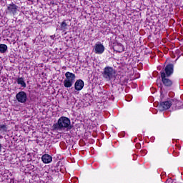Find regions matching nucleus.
<instances>
[{
  "mask_svg": "<svg viewBox=\"0 0 183 183\" xmlns=\"http://www.w3.org/2000/svg\"><path fill=\"white\" fill-rule=\"evenodd\" d=\"M166 154H169V152H168V149H166Z\"/></svg>",
  "mask_w": 183,
  "mask_h": 183,
  "instance_id": "18",
  "label": "nucleus"
},
{
  "mask_svg": "<svg viewBox=\"0 0 183 183\" xmlns=\"http://www.w3.org/2000/svg\"><path fill=\"white\" fill-rule=\"evenodd\" d=\"M8 131V126L6 124H1L0 125V132H7Z\"/></svg>",
  "mask_w": 183,
  "mask_h": 183,
  "instance_id": "15",
  "label": "nucleus"
},
{
  "mask_svg": "<svg viewBox=\"0 0 183 183\" xmlns=\"http://www.w3.org/2000/svg\"><path fill=\"white\" fill-rule=\"evenodd\" d=\"M66 26H67L66 22H65V21H62V23L61 24V29L62 30L66 29Z\"/></svg>",
  "mask_w": 183,
  "mask_h": 183,
  "instance_id": "16",
  "label": "nucleus"
},
{
  "mask_svg": "<svg viewBox=\"0 0 183 183\" xmlns=\"http://www.w3.org/2000/svg\"><path fill=\"white\" fill-rule=\"evenodd\" d=\"M7 11L9 14H11V15H15V14H16V11H18V6H16V4L14 3H11L7 6Z\"/></svg>",
  "mask_w": 183,
  "mask_h": 183,
  "instance_id": "9",
  "label": "nucleus"
},
{
  "mask_svg": "<svg viewBox=\"0 0 183 183\" xmlns=\"http://www.w3.org/2000/svg\"><path fill=\"white\" fill-rule=\"evenodd\" d=\"M2 69H3V67L1 65H0V75L2 73Z\"/></svg>",
  "mask_w": 183,
  "mask_h": 183,
  "instance_id": "17",
  "label": "nucleus"
},
{
  "mask_svg": "<svg viewBox=\"0 0 183 183\" xmlns=\"http://www.w3.org/2000/svg\"><path fill=\"white\" fill-rule=\"evenodd\" d=\"M161 72H164L166 76H171L174 74V65L172 64H167Z\"/></svg>",
  "mask_w": 183,
  "mask_h": 183,
  "instance_id": "7",
  "label": "nucleus"
},
{
  "mask_svg": "<svg viewBox=\"0 0 183 183\" xmlns=\"http://www.w3.org/2000/svg\"><path fill=\"white\" fill-rule=\"evenodd\" d=\"M54 131H64V129H72V125L71 124V119L69 118L62 116L61 117L56 123L52 126Z\"/></svg>",
  "mask_w": 183,
  "mask_h": 183,
  "instance_id": "1",
  "label": "nucleus"
},
{
  "mask_svg": "<svg viewBox=\"0 0 183 183\" xmlns=\"http://www.w3.org/2000/svg\"><path fill=\"white\" fill-rule=\"evenodd\" d=\"M115 75H117V71L114 67L109 66L104 67L102 72V76L105 81H111L112 79H114V78H115Z\"/></svg>",
  "mask_w": 183,
  "mask_h": 183,
  "instance_id": "3",
  "label": "nucleus"
},
{
  "mask_svg": "<svg viewBox=\"0 0 183 183\" xmlns=\"http://www.w3.org/2000/svg\"><path fill=\"white\" fill-rule=\"evenodd\" d=\"M11 182H14V179H11Z\"/></svg>",
  "mask_w": 183,
  "mask_h": 183,
  "instance_id": "19",
  "label": "nucleus"
},
{
  "mask_svg": "<svg viewBox=\"0 0 183 183\" xmlns=\"http://www.w3.org/2000/svg\"><path fill=\"white\" fill-rule=\"evenodd\" d=\"M51 38H54V36H51Z\"/></svg>",
  "mask_w": 183,
  "mask_h": 183,
  "instance_id": "20",
  "label": "nucleus"
},
{
  "mask_svg": "<svg viewBox=\"0 0 183 183\" xmlns=\"http://www.w3.org/2000/svg\"><path fill=\"white\" fill-rule=\"evenodd\" d=\"M85 84L82 81V79H78L76 81L74 84V89L76 91H81L84 89Z\"/></svg>",
  "mask_w": 183,
  "mask_h": 183,
  "instance_id": "10",
  "label": "nucleus"
},
{
  "mask_svg": "<svg viewBox=\"0 0 183 183\" xmlns=\"http://www.w3.org/2000/svg\"><path fill=\"white\" fill-rule=\"evenodd\" d=\"M16 83L18 85H21L22 88H26V83H25V80H24V77H19L16 79Z\"/></svg>",
  "mask_w": 183,
  "mask_h": 183,
  "instance_id": "13",
  "label": "nucleus"
},
{
  "mask_svg": "<svg viewBox=\"0 0 183 183\" xmlns=\"http://www.w3.org/2000/svg\"><path fill=\"white\" fill-rule=\"evenodd\" d=\"M160 75L162 78V82L166 88H171L172 85L174 84V82L172 80L169 79V76L165 75L164 71H160Z\"/></svg>",
  "mask_w": 183,
  "mask_h": 183,
  "instance_id": "5",
  "label": "nucleus"
},
{
  "mask_svg": "<svg viewBox=\"0 0 183 183\" xmlns=\"http://www.w3.org/2000/svg\"><path fill=\"white\" fill-rule=\"evenodd\" d=\"M16 99L20 104H25L28 100V95H26V92L21 91L16 94Z\"/></svg>",
  "mask_w": 183,
  "mask_h": 183,
  "instance_id": "6",
  "label": "nucleus"
},
{
  "mask_svg": "<svg viewBox=\"0 0 183 183\" xmlns=\"http://www.w3.org/2000/svg\"><path fill=\"white\" fill-rule=\"evenodd\" d=\"M113 51H114L115 52H118L119 54L124 52V45H122V44H114L113 46Z\"/></svg>",
  "mask_w": 183,
  "mask_h": 183,
  "instance_id": "12",
  "label": "nucleus"
},
{
  "mask_svg": "<svg viewBox=\"0 0 183 183\" xmlns=\"http://www.w3.org/2000/svg\"><path fill=\"white\" fill-rule=\"evenodd\" d=\"M65 76L64 86L65 88H71L74 82H75V74L67 71L65 73Z\"/></svg>",
  "mask_w": 183,
  "mask_h": 183,
  "instance_id": "4",
  "label": "nucleus"
},
{
  "mask_svg": "<svg viewBox=\"0 0 183 183\" xmlns=\"http://www.w3.org/2000/svg\"><path fill=\"white\" fill-rule=\"evenodd\" d=\"M105 51V46L102 45V44H96L94 46V52L95 54H97V55H101L104 54V51Z\"/></svg>",
  "mask_w": 183,
  "mask_h": 183,
  "instance_id": "8",
  "label": "nucleus"
},
{
  "mask_svg": "<svg viewBox=\"0 0 183 183\" xmlns=\"http://www.w3.org/2000/svg\"><path fill=\"white\" fill-rule=\"evenodd\" d=\"M182 104V102L177 99H168L164 102H160L159 109L160 111H167V109H169L171 107H173L175 109H179Z\"/></svg>",
  "mask_w": 183,
  "mask_h": 183,
  "instance_id": "2",
  "label": "nucleus"
},
{
  "mask_svg": "<svg viewBox=\"0 0 183 183\" xmlns=\"http://www.w3.org/2000/svg\"><path fill=\"white\" fill-rule=\"evenodd\" d=\"M41 161L44 164H51L52 162V157L48 154H45L41 157Z\"/></svg>",
  "mask_w": 183,
  "mask_h": 183,
  "instance_id": "11",
  "label": "nucleus"
},
{
  "mask_svg": "<svg viewBox=\"0 0 183 183\" xmlns=\"http://www.w3.org/2000/svg\"><path fill=\"white\" fill-rule=\"evenodd\" d=\"M8 51V46L4 44H0V52L1 54H5Z\"/></svg>",
  "mask_w": 183,
  "mask_h": 183,
  "instance_id": "14",
  "label": "nucleus"
}]
</instances>
